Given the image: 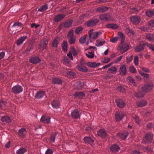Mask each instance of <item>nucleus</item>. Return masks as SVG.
Returning a JSON list of instances; mask_svg holds the SVG:
<instances>
[{"label":"nucleus","mask_w":154,"mask_h":154,"mask_svg":"<svg viewBox=\"0 0 154 154\" xmlns=\"http://www.w3.org/2000/svg\"><path fill=\"white\" fill-rule=\"evenodd\" d=\"M139 10L136 8H131L129 10L131 14H134L137 12L139 11Z\"/></svg>","instance_id":"nucleus-53"},{"label":"nucleus","mask_w":154,"mask_h":154,"mask_svg":"<svg viewBox=\"0 0 154 154\" xmlns=\"http://www.w3.org/2000/svg\"><path fill=\"white\" fill-rule=\"evenodd\" d=\"M62 48L64 51H66L67 50V43L66 42H64L62 45Z\"/></svg>","instance_id":"nucleus-52"},{"label":"nucleus","mask_w":154,"mask_h":154,"mask_svg":"<svg viewBox=\"0 0 154 154\" xmlns=\"http://www.w3.org/2000/svg\"><path fill=\"white\" fill-rule=\"evenodd\" d=\"M40 121L44 123H48L50 121V118L47 116H42L41 119Z\"/></svg>","instance_id":"nucleus-30"},{"label":"nucleus","mask_w":154,"mask_h":154,"mask_svg":"<svg viewBox=\"0 0 154 154\" xmlns=\"http://www.w3.org/2000/svg\"><path fill=\"white\" fill-rule=\"evenodd\" d=\"M97 134L99 136L105 138L107 136L106 133L103 129H101L97 132Z\"/></svg>","instance_id":"nucleus-19"},{"label":"nucleus","mask_w":154,"mask_h":154,"mask_svg":"<svg viewBox=\"0 0 154 154\" xmlns=\"http://www.w3.org/2000/svg\"><path fill=\"white\" fill-rule=\"evenodd\" d=\"M23 91V88L22 87L18 85L14 86L12 88V92L15 94L20 93Z\"/></svg>","instance_id":"nucleus-3"},{"label":"nucleus","mask_w":154,"mask_h":154,"mask_svg":"<svg viewBox=\"0 0 154 154\" xmlns=\"http://www.w3.org/2000/svg\"><path fill=\"white\" fill-rule=\"evenodd\" d=\"M66 15L63 14H59L55 16L54 20L55 22H58L63 20L65 17Z\"/></svg>","instance_id":"nucleus-7"},{"label":"nucleus","mask_w":154,"mask_h":154,"mask_svg":"<svg viewBox=\"0 0 154 154\" xmlns=\"http://www.w3.org/2000/svg\"><path fill=\"white\" fill-rule=\"evenodd\" d=\"M29 61L32 63L36 64L39 63L41 61V60L38 57H33L30 58Z\"/></svg>","instance_id":"nucleus-16"},{"label":"nucleus","mask_w":154,"mask_h":154,"mask_svg":"<svg viewBox=\"0 0 154 154\" xmlns=\"http://www.w3.org/2000/svg\"><path fill=\"white\" fill-rule=\"evenodd\" d=\"M51 105L55 109L58 108L60 106V103L58 101L56 100H54L51 102Z\"/></svg>","instance_id":"nucleus-29"},{"label":"nucleus","mask_w":154,"mask_h":154,"mask_svg":"<svg viewBox=\"0 0 154 154\" xmlns=\"http://www.w3.org/2000/svg\"><path fill=\"white\" fill-rule=\"evenodd\" d=\"M116 119L117 121H119L122 120L124 116V114L122 112H117L116 113Z\"/></svg>","instance_id":"nucleus-12"},{"label":"nucleus","mask_w":154,"mask_h":154,"mask_svg":"<svg viewBox=\"0 0 154 154\" xmlns=\"http://www.w3.org/2000/svg\"><path fill=\"white\" fill-rule=\"evenodd\" d=\"M85 142L92 145L94 141V140L90 137H86L84 139Z\"/></svg>","instance_id":"nucleus-28"},{"label":"nucleus","mask_w":154,"mask_h":154,"mask_svg":"<svg viewBox=\"0 0 154 154\" xmlns=\"http://www.w3.org/2000/svg\"><path fill=\"white\" fill-rule=\"evenodd\" d=\"M98 22V20L95 19L90 20L87 22V26L88 27L94 26Z\"/></svg>","instance_id":"nucleus-13"},{"label":"nucleus","mask_w":154,"mask_h":154,"mask_svg":"<svg viewBox=\"0 0 154 154\" xmlns=\"http://www.w3.org/2000/svg\"><path fill=\"white\" fill-rule=\"evenodd\" d=\"M87 37V35H85L81 37L79 40L80 43L82 44H84L85 42L86 39Z\"/></svg>","instance_id":"nucleus-43"},{"label":"nucleus","mask_w":154,"mask_h":154,"mask_svg":"<svg viewBox=\"0 0 154 154\" xmlns=\"http://www.w3.org/2000/svg\"><path fill=\"white\" fill-rule=\"evenodd\" d=\"M83 30V28L82 27H78L75 29V33L77 35L79 34L82 32Z\"/></svg>","instance_id":"nucleus-45"},{"label":"nucleus","mask_w":154,"mask_h":154,"mask_svg":"<svg viewBox=\"0 0 154 154\" xmlns=\"http://www.w3.org/2000/svg\"><path fill=\"white\" fill-rule=\"evenodd\" d=\"M110 59L109 58H104L102 59V61L103 63H107L110 61Z\"/></svg>","instance_id":"nucleus-61"},{"label":"nucleus","mask_w":154,"mask_h":154,"mask_svg":"<svg viewBox=\"0 0 154 154\" xmlns=\"http://www.w3.org/2000/svg\"><path fill=\"white\" fill-rule=\"evenodd\" d=\"M48 8V5L46 4H45L40 7L38 9V11L39 12H43L46 10Z\"/></svg>","instance_id":"nucleus-34"},{"label":"nucleus","mask_w":154,"mask_h":154,"mask_svg":"<svg viewBox=\"0 0 154 154\" xmlns=\"http://www.w3.org/2000/svg\"><path fill=\"white\" fill-rule=\"evenodd\" d=\"M134 56L133 55L127 58V63H129L133 59Z\"/></svg>","instance_id":"nucleus-64"},{"label":"nucleus","mask_w":154,"mask_h":154,"mask_svg":"<svg viewBox=\"0 0 154 154\" xmlns=\"http://www.w3.org/2000/svg\"><path fill=\"white\" fill-rule=\"evenodd\" d=\"M149 28L154 27V20H150L148 23Z\"/></svg>","instance_id":"nucleus-56"},{"label":"nucleus","mask_w":154,"mask_h":154,"mask_svg":"<svg viewBox=\"0 0 154 154\" xmlns=\"http://www.w3.org/2000/svg\"><path fill=\"white\" fill-rule=\"evenodd\" d=\"M125 31L126 33L129 36H131L132 35L134 34V31L132 30L129 28H127L125 29Z\"/></svg>","instance_id":"nucleus-41"},{"label":"nucleus","mask_w":154,"mask_h":154,"mask_svg":"<svg viewBox=\"0 0 154 154\" xmlns=\"http://www.w3.org/2000/svg\"><path fill=\"white\" fill-rule=\"evenodd\" d=\"M118 40V37H114L110 38V41L113 43H115Z\"/></svg>","instance_id":"nucleus-55"},{"label":"nucleus","mask_w":154,"mask_h":154,"mask_svg":"<svg viewBox=\"0 0 154 154\" xmlns=\"http://www.w3.org/2000/svg\"><path fill=\"white\" fill-rule=\"evenodd\" d=\"M52 82L54 84L60 85L62 83V80L59 78H54L52 79Z\"/></svg>","instance_id":"nucleus-31"},{"label":"nucleus","mask_w":154,"mask_h":154,"mask_svg":"<svg viewBox=\"0 0 154 154\" xmlns=\"http://www.w3.org/2000/svg\"><path fill=\"white\" fill-rule=\"evenodd\" d=\"M66 75L69 77H73L75 75L74 72L71 71H68L66 72Z\"/></svg>","instance_id":"nucleus-44"},{"label":"nucleus","mask_w":154,"mask_h":154,"mask_svg":"<svg viewBox=\"0 0 154 154\" xmlns=\"http://www.w3.org/2000/svg\"><path fill=\"white\" fill-rule=\"evenodd\" d=\"M81 114V112L77 109L73 110L71 112V116L74 119H79Z\"/></svg>","instance_id":"nucleus-4"},{"label":"nucleus","mask_w":154,"mask_h":154,"mask_svg":"<svg viewBox=\"0 0 154 154\" xmlns=\"http://www.w3.org/2000/svg\"><path fill=\"white\" fill-rule=\"evenodd\" d=\"M86 56L88 58H92L94 57V52L91 51V52H89L88 53H86Z\"/></svg>","instance_id":"nucleus-51"},{"label":"nucleus","mask_w":154,"mask_h":154,"mask_svg":"<svg viewBox=\"0 0 154 154\" xmlns=\"http://www.w3.org/2000/svg\"><path fill=\"white\" fill-rule=\"evenodd\" d=\"M146 102L144 100L137 101V106L140 107L144 106L146 105Z\"/></svg>","instance_id":"nucleus-35"},{"label":"nucleus","mask_w":154,"mask_h":154,"mask_svg":"<svg viewBox=\"0 0 154 154\" xmlns=\"http://www.w3.org/2000/svg\"><path fill=\"white\" fill-rule=\"evenodd\" d=\"M117 69L115 67L112 66L108 69L107 71L108 73H112L113 74H115L117 72Z\"/></svg>","instance_id":"nucleus-36"},{"label":"nucleus","mask_w":154,"mask_h":154,"mask_svg":"<svg viewBox=\"0 0 154 154\" xmlns=\"http://www.w3.org/2000/svg\"><path fill=\"white\" fill-rule=\"evenodd\" d=\"M26 134V129L24 128H21L19 130L18 134L20 136L24 137Z\"/></svg>","instance_id":"nucleus-17"},{"label":"nucleus","mask_w":154,"mask_h":154,"mask_svg":"<svg viewBox=\"0 0 154 154\" xmlns=\"http://www.w3.org/2000/svg\"><path fill=\"white\" fill-rule=\"evenodd\" d=\"M129 49L128 45L124 42H121L118 49L121 53L123 54L127 51Z\"/></svg>","instance_id":"nucleus-2"},{"label":"nucleus","mask_w":154,"mask_h":154,"mask_svg":"<svg viewBox=\"0 0 154 154\" xmlns=\"http://www.w3.org/2000/svg\"><path fill=\"white\" fill-rule=\"evenodd\" d=\"M77 68L79 71L82 72H86L88 70L87 68L84 65H78L77 66Z\"/></svg>","instance_id":"nucleus-24"},{"label":"nucleus","mask_w":154,"mask_h":154,"mask_svg":"<svg viewBox=\"0 0 154 154\" xmlns=\"http://www.w3.org/2000/svg\"><path fill=\"white\" fill-rule=\"evenodd\" d=\"M120 149L119 146L115 144L113 145L110 147V149L111 151L113 152H116Z\"/></svg>","instance_id":"nucleus-32"},{"label":"nucleus","mask_w":154,"mask_h":154,"mask_svg":"<svg viewBox=\"0 0 154 154\" xmlns=\"http://www.w3.org/2000/svg\"><path fill=\"white\" fill-rule=\"evenodd\" d=\"M45 92L44 91H39L35 94V97L38 99H40L45 96Z\"/></svg>","instance_id":"nucleus-14"},{"label":"nucleus","mask_w":154,"mask_h":154,"mask_svg":"<svg viewBox=\"0 0 154 154\" xmlns=\"http://www.w3.org/2000/svg\"><path fill=\"white\" fill-rule=\"evenodd\" d=\"M26 151V150L25 148L22 147L17 151L16 153L17 154H24Z\"/></svg>","instance_id":"nucleus-42"},{"label":"nucleus","mask_w":154,"mask_h":154,"mask_svg":"<svg viewBox=\"0 0 154 154\" xmlns=\"http://www.w3.org/2000/svg\"><path fill=\"white\" fill-rule=\"evenodd\" d=\"M74 85L76 89L80 90L84 87V84L83 82H78L75 83Z\"/></svg>","instance_id":"nucleus-21"},{"label":"nucleus","mask_w":154,"mask_h":154,"mask_svg":"<svg viewBox=\"0 0 154 154\" xmlns=\"http://www.w3.org/2000/svg\"><path fill=\"white\" fill-rule=\"evenodd\" d=\"M93 31L94 29H91L88 32L89 38L90 40L91 39H96L101 34L100 31L93 32Z\"/></svg>","instance_id":"nucleus-1"},{"label":"nucleus","mask_w":154,"mask_h":154,"mask_svg":"<svg viewBox=\"0 0 154 154\" xmlns=\"http://www.w3.org/2000/svg\"><path fill=\"white\" fill-rule=\"evenodd\" d=\"M59 40L58 38H55L53 41L52 43V46L54 47L57 48V47L58 45L59 44Z\"/></svg>","instance_id":"nucleus-47"},{"label":"nucleus","mask_w":154,"mask_h":154,"mask_svg":"<svg viewBox=\"0 0 154 154\" xmlns=\"http://www.w3.org/2000/svg\"><path fill=\"white\" fill-rule=\"evenodd\" d=\"M128 136L127 132L124 133H119L116 135V137L119 138H121L123 140H125Z\"/></svg>","instance_id":"nucleus-20"},{"label":"nucleus","mask_w":154,"mask_h":154,"mask_svg":"<svg viewBox=\"0 0 154 154\" xmlns=\"http://www.w3.org/2000/svg\"><path fill=\"white\" fill-rule=\"evenodd\" d=\"M106 27L107 28H111L113 29H116L118 28V26L113 23H109L106 25Z\"/></svg>","instance_id":"nucleus-40"},{"label":"nucleus","mask_w":154,"mask_h":154,"mask_svg":"<svg viewBox=\"0 0 154 154\" xmlns=\"http://www.w3.org/2000/svg\"><path fill=\"white\" fill-rule=\"evenodd\" d=\"M153 84L152 83H148L142 88V91L146 93L149 91L153 89Z\"/></svg>","instance_id":"nucleus-5"},{"label":"nucleus","mask_w":154,"mask_h":154,"mask_svg":"<svg viewBox=\"0 0 154 154\" xmlns=\"http://www.w3.org/2000/svg\"><path fill=\"white\" fill-rule=\"evenodd\" d=\"M146 43L144 42H140L139 45L135 48V50L136 51H140L143 50V47L146 45Z\"/></svg>","instance_id":"nucleus-15"},{"label":"nucleus","mask_w":154,"mask_h":154,"mask_svg":"<svg viewBox=\"0 0 154 154\" xmlns=\"http://www.w3.org/2000/svg\"><path fill=\"white\" fill-rule=\"evenodd\" d=\"M146 38L150 41L154 42V35L150 33L147 34L146 35Z\"/></svg>","instance_id":"nucleus-37"},{"label":"nucleus","mask_w":154,"mask_h":154,"mask_svg":"<svg viewBox=\"0 0 154 154\" xmlns=\"http://www.w3.org/2000/svg\"><path fill=\"white\" fill-rule=\"evenodd\" d=\"M71 52L72 53L74 56H76L78 54L77 51L73 47H72L71 49Z\"/></svg>","instance_id":"nucleus-54"},{"label":"nucleus","mask_w":154,"mask_h":154,"mask_svg":"<svg viewBox=\"0 0 154 154\" xmlns=\"http://www.w3.org/2000/svg\"><path fill=\"white\" fill-rule=\"evenodd\" d=\"M108 8L105 6H102L97 8L96 11L99 12H104L108 10Z\"/></svg>","instance_id":"nucleus-22"},{"label":"nucleus","mask_w":154,"mask_h":154,"mask_svg":"<svg viewBox=\"0 0 154 154\" xmlns=\"http://www.w3.org/2000/svg\"><path fill=\"white\" fill-rule=\"evenodd\" d=\"M105 42L104 40L102 39H98L96 41V46L97 47L101 46L105 43Z\"/></svg>","instance_id":"nucleus-26"},{"label":"nucleus","mask_w":154,"mask_h":154,"mask_svg":"<svg viewBox=\"0 0 154 154\" xmlns=\"http://www.w3.org/2000/svg\"><path fill=\"white\" fill-rule=\"evenodd\" d=\"M134 95L135 97L137 98H142L144 95L143 93L140 91H138L137 92H135L134 93Z\"/></svg>","instance_id":"nucleus-46"},{"label":"nucleus","mask_w":154,"mask_h":154,"mask_svg":"<svg viewBox=\"0 0 154 154\" xmlns=\"http://www.w3.org/2000/svg\"><path fill=\"white\" fill-rule=\"evenodd\" d=\"M115 102L117 106L120 108H123L125 105V103L124 101L120 99L116 100Z\"/></svg>","instance_id":"nucleus-9"},{"label":"nucleus","mask_w":154,"mask_h":154,"mask_svg":"<svg viewBox=\"0 0 154 154\" xmlns=\"http://www.w3.org/2000/svg\"><path fill=\"white\" fill-rule=\"evenodd\" d=\"M100 19L103 21L109 20L111 19V17L108 14H102L100 15Z\"/></svg>","instance_id":"nucleus-11"},{"label":"nucleus","mask_w":154,"mask_h":154,"mask_svg":"<svg viewBox=\"0 0 154 154\" xmlns=\"http://www.w3.org/2000/svg\"><path fill=\"white\" fill-rule=\"evenodd\" d=\"M56 135V134H53L51 135V136L50 137V140L51 142H54Z\"/></svg>","instance_id":"nucleus-57"},{"label":"nucleus","mask_w":154,"mask_h":154,"mask_svg":"<svg viewBox=\"0 0 154 154\" xmlns=\"http://www.w3.org/2000/svg\"><path fill=\"white\" fill-rule=\"evenodd\" d=\"M48 43V42L46 40L42 41L39 45V48L41 51H43L46 48Z\"/></svg>","instance_id":"nucleus-8"},{"label":"nucleus","mask_w":154,"mask_h":154,"mask_svg":"<svg viewBox=\"0 0 154 154\" xmlns=\"http://www.w3.org/2000/svg\"><path fill=\"white\" fill-rule=\"evenodd\" d=\"M1 120L3 122H5L7 123H10L11 121V119L7 116H4L2 117Z\"/></svg>","instance_id":"nucleus-38"},{"label":"nucleus","mask_w":154,"mask_h":154,"mask_svg":"<svg viewBox=\"0 0 154 154\" xmlns=\"http://www.w3.org/2000/svg\"><path fill=\"white\" fill-rule=\"evenodd\" d=\"M146 14L149 17H151L154 15V11L153 10H147L146 11Z\"/></svg>","instance_id":"nucleus-39"},{"label":"nucleus","mask_w":154,"mask_h":154,"mask_svg":"<svg viewBox=\"0 0 154 154\" xmlns=\"http://www.w3.org/2000/svg\"><path fill=\"white\" fill-rule=\"evenodd\" d=\"M26 38V36H23L21 37L17 41V45H20Z\"/></svg>","instance_id":"nucleus-33"},{"label":"nucleus","mask_w":154,"mask_h":154,"mask_svg":"<svg viewBox=\"0 0 154 154\" xmlns=\"http://www.w3.org/2000/svg\"><path fill=\"white\" fill-rule=\"evenodd\" d=\"M100 65V63H97L95 62H89L87 63V65L91 68H95L98 67Z\"/></svg>","instance_id":"nucleus-27"},{"label":"nucleus","mask_w":154,"mask_h":154,"mask_svg":"<svg viewBox=\"0 0 154 154\" xmlns=\"http://www.w3.org/2000/svg\"><path fill=\"white\" fill-rule=\"evenodd\" d=\"M73 21L72 20H70L68 21H66L61 24L59 28H61L63 27L67 28L70 26L72 23Z\"/></svg>","instance_id":"nucleus-10"},{"label":"nucleus","mask_w":154,"mask_h":154,"mask_svg":"<svg viewBox=\"0 0 154 154\" xmlns=\"http://www.w3.org/2000/svg\"><path fill=\"white\" fill-rule=\"evenodd\" d=\"M117 90L121 92H124L125 91V89L121 86H118L117 88Z\"/></svg>","instance_id":"nucleus-58"},{"label":"nucleus","mask_w":154,"mask_h":154,"mask_svg":"<svg viewBox=\"0 0 154 154\" xmlns=\"http://www.w3.org/2000/svg\"><path fill=\"white\" fill-rule=\"evenodd\" d=\"M139 73L142 76L146 78H148L149 77V75L148 74L144 73L140 71H139Z\"/></svg>","instance_id":"nucleus-59"},{"label":"nucleus","mask_w":154,"mask_h":154,"mask_svg":"<svg viewBox=\"0 0 154 154\" xmlns=\"http://www.w3.org/2000/svg\"><path fill=\"white\" fill-rule=\"evenodd\" d=\"M53 151L51 149H48L46 151L45 154H53Z\"/></svg>","instance_id":"nucleus-60"},{"label":"nucleus","mask_w":154,"mask_h":154,"mask_svg":"<svg viewBox=\"0 0 154 154\" xmlns=\"http://www.w3.org/2000/svg\"><path fill=\"white\" fill-rule=\"evenodd\" d=\"M131 22L134 24L137 25L140 22V18L137 16H132L130 17Z\"/></svg>","instance_id":"nucleus-6"},{"label":"nucleus","mask_w":154,"mask_h":154,"mask_svg":"<svg viewBox=\"0 0 154 154\" xmlns=\"http://www.w3.org/2000/svg\"><path fill=\"white\" fill-rule=\"evenodd\" d=\"M120 74L121 75H124L126 74V69L125 65H122L120 68L119 70Z\"/></svg>","instance_id":"nucleus-23"},{"label":"nucleus","mask_w":154,"mask_h":154,"mask_svg":"<svg viewBox=\"0 0 154 154\" xmlns=\"http://www.w3.org/2000/svg\"><path fill=\"white\" fill-rule=\"evenodd\" d=\"M75 41V36L69 37V44H74Z\"/></svg>","instance_id":"nucleus-49"},{"label":"nucleus","mask_w":154,"mask_h":154,"mask_svg":"<svg viewBox=\"0 0 154 154\" xmlns=\"http://www.w3.org/2000/svg\"><path fill=\"white\" fill-rule=\"evenodd\" d=\"M65 64H68L70 62V60L68 58L65 57L63 60Z\"/></svg>","instance_id":"nucleus-62"},{"label":"nucleus","mask_w":154,"mask_h":154,"mask_svg":"<svg viewBox=\"0 0 154 154\" xmlns=\"http://www.w3.org/2000/svg\"><path fill=\"white\" fill-rule=\"evenodd\" d=\"M128 79L130 82L131 83H132V84H133L134 86L136 85V83L134 82V80L133 78L129 77L128 78Z\"/></svg>","instance_id":"nucleus-63"},{"label":"nucleus","mask_w":154,"mask_h":154,"mask_svg":"<svg viewBox=\"0 0 154 154\" xmlns=\"http://www.w3.org/2000/svg\"><path fill=\"white\" fill-rule=\"evenodd\" d=\"M6 103L5 101L2 100H0V108L2 109H3L4 107L6 106Z\"/></svg>","instance_id":"nucleus-50"},{"label":"nucleus","mask_w":154,"mask_h":154,"mask_svg":"<svg viewBox=\"0 0 154 154\" xmlns=\"http://www.w3.org/2000/svg\"><path fill=\"white\" fill-rule=\"evenodd\" d=\"M153 134H147L145 136L144 140V142L146 143L152 140Z\"/></svg>","instance_id":"nucleus-18"},{"label":"nucleus","mask_w":154,"mask_h":154,"mask_svg":"<svg viewBox=\"0 0 154 154\" xmlns=\"http://www.w3.org/2000/svg\"><path fill=\"white\" fill-rule=\"evenodd\" d=\"M74 96L75 98L81 99L85 97V94L82 92H76L74 94Z\"/></svg>","instance_id":"nucleus-25"},{"label":"nucleus","mask_w":154,"mask_h":154,"mask_svg":"<svg viewBox=\"0 0 154 154\" xmlns=\"http://www.w3.org/2000/svg\"><path fill=\"white\" fill-rule=\"evenodd\" d=\"M118 37L121 40V42H124L125 38L122 33L121 32H119L118 33Z\"/></svg>","instance_id":"nucleus-48"}]
</instances>
